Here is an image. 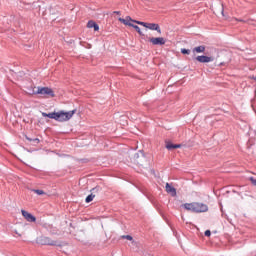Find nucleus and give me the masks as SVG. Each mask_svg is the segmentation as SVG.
Wrapping results in <instances>:
<instances>
[{
  "label": "nucleus",
  "instance_id": "f257e3e1",
  "mask_svg": "<svg viewBox=\"0 0 256 256\" xmlns=\"http://www.w3.org/2000/svg\"><path fill=\"white\" fill-rule=\"evenodd\" d=\"M186 211H191L192 213H207L209 211V206L201 202L185 203L182 205Z\"/></svg>",
  "mask_w": 256,
  "mask_h": 256
},
{
  "label": "nucleus",
  "instance_id": "f03ea898",
  "mask_svg": "<svg viewBox=\"0 0 256 256\" xmlns=\"http://www.w3.org/2000/svg\"><path fill=\"white\" fill-rule=\"evenodd\" d=\"M36 243L38 245H46L49 247H63V245H65L64 242H59L57 240H53V239H51V237H47V236L37 237Z\"/></svg>",
  "mask_w": 256,
  "mask_h": 256
},
{
  "label": "nucleus",
  "instance_id": "7ed1b4c3",
  "mask_svg": "<svg viewBox=\"0 0 256 256\" xmlns=\"http://www.w3.org/2000/svg\"><path fill=\"white\" fill-rule=\"evenodd\" d=\"M118 21L120 23H123V25H128V27H133V29H135V31L142 37V39H145V34H143V32L141 31V28L133 23H135V20L133 18H131V16H126V18H118ZM130 21L132 23H130Z\"/></svg>",
  "mask_w": 256,
  "mask_h": 256
},
{
  "label": "nucleus",
  "instance_id": "20e7f679",
  "mask_svg": "<svg viewBox=\"0 0 256 256\" xmlns=\"http://www.w3.org/2000/svg\"><path fill=\"white\" fill-rule=\"evenodd\" d=\"M27 95H44L45 97H55V92L49 87H38L37 91L27 92Z\"/></svg>",
  "mask_w": 256,
  "mask_h": 256
},
{
  "label": "nucleus",
  "instance_id": "39448f33",
  "mask_svg": "<svg viewBox=\"0 0 256 256\" xmlns=\"http://www.w3.org/2000/svg\"><path fill=\"white\" fill-rule=\"evenodd\" d=\"M77 113V109H74L72 111L69 112H65V111H60V123H63L65 121H69V119H71V117H73L74 114Z\"/></svg>",
  "mask_w": 256,
  "mask_h": 256
},
{
  "label": "nucleus",
  "instance_id": "423d86ee",
  "mask_svg": "<svg viewBox=\"0 0 256 256\" xmlns=\"http://www.w3.org/2000/svg\"><path fill=\"white\" fill-rule=\"evenodd\" d=\"M146 39H148L149 43H152V45H165L166 41L163 37H148L146 36Z\"/></svg>",
  "mask_w": 256,
  "mask_h": 256
},
{
  "label": "nucleus",
  "instance_id": "0eeeda50",
  "mask_svg": "<svg viewBox=\"0 0 256 256\" xmlns=\"http://www.w3.org/2000/svg\"><path fill=\"white\" fill-rule=\"evenodd\" d=\"M42 117H48V119H54L55 121L61 122L60 112H52V113L42 112Z\"/></svg>",
  "mask_w": 256,
  "mask_h": 256
},
{
  "label": "nucleus",
  "instance_id": "6e6552de",
  "mask_svg": "<svg viewBox=\"0 0 256 256\" xmlns=\"http://www.w3.org/2000/svg\"><path fill=\"white\" fill-rule=\"evenodd\" d=\"M195 60L198 61V63H211L215 61V57L201 55V56H197Z\"/></svg>",
  "mask_w": 256,
  "mask_h": 256
},
{
  "label": "nucleus",
  "instance_id": "1a4fd4ad",
  "mask_svg": "<svg viewBox=\"0 0 256 256\" xmlns=\"http://www.w3.org/2000/svg\"><path fill=\"white\" fill-rule=\"evenodd\" d=\"M21 213L24 219H26V221H28L29 223H35V221H37V218L26 210H21Z\"/></svg>",
  "mask_w": 256,
  "mask_h": 256
},
{
  "label": "nucleus",
  "instance_id": "9d476101",
  "mask_svg": "<svg viewBox=\"0 0 256 256\" xmlns=\"http://www.w3.org/2000/svg\"><path fill=\"white\" fill-rule=\"evenodd\" d=\"M133 159L136 165H139L140 167H145V164H143V161H147V158H145V156L139 158V153H135L133 155Z\"/></svg>",
  "mask_w": 256,
  "mask_h": 256
},
{
  "label": "nucleus",
  "instance_id": "9b49d317",
  "mask_svg": "<svg viewBox=\"0 0 256 256\" xmlns=\"http://www.w3.org/2000/svg\"><path fill=\"white\" fill-rule=\"evenodd\" d=\"M165 143H166L165 147H166V149H168V151H173L175 149H181V147L183 146L181 144H173V142H171V141H166Z\"/></svg>",
  "mask_w": 256,
  "mask_h": 256
},
{
  "label": "nucleus",
  "instance_id": "f8f14e48",
  "mask_svg": "<svg viewBox=\"0 0 256 256\" xmlns=\"http://www.w3.org/2000/svg\"><path fill=\"white\" fill-rule=\"evenodd\" d=\"M146 29H150V31H157V33L161 35V27L157 23H148Z\"/></svg>",
  "mask_w": 256,
  "mask_h": 256
},
{
  "label": "nucleus",
  "instance_id": "ddd939ff",
  "mask_svg": "<svg viewBox=\"0 0 256 256\" xmlns=\"http://www.w3.org/2000/svg\"><path fill=\"white\" fill-rule=\"evenodd\" d=\"M166 192L171 194V197H177V189L169 183H166Z\"/></svg>",
  "mask_w": 256,
  "mask_h": 256
},
{
  "label": "nucleus",
  "instance_id": "4468645a",
  "mask_svg": "<svg viewBox=\"0 0 256 256\" xmlns=\"http://www.w3.org/2000/svg\"><path fill=\"white\" fill-rule=\"evenodd\" d=\"M88 29H94V31H99V24L93 20H89L87 23Z\"/></svg>",
  "mask_w": 256,
  "mask_h": 256
},
{
  "label": "nucleus",
  "instance_id": "2eb2a0df",
  "mask_svg": "<svg viewBox=\"0 0 256 256\" xmlns=\"http://www.w3.org/2000/svg\"><path fill=\"white\" fill-rule=\"evenodd\" d=\"M205 49H206V47L201 45V46L195 47L193 49V52L194 53H205Z\"/></svg>",
  "mask_w": 256,
  "mask_h": 256
},
{
  "label": "nucleus",
  "instance_id": "dca6fc26",
  "mask_svg": "<svg viewBox=\"0 0 256 256\" xmlns=\"http://www.w3.org/2000/svg\"><path fill=\"white\" fill-rule=\"evenodd\" d=\"M25 138L27 139V141H29L30 143H36V145H38V143H40L39 138H29V136H25Z\"/></svg>",
  "mask_w": 256,
  "mask_h": 256
},
{
  "label": "nucleus",
  "instance_id": "f3484780",
  "mask_svg": "<svg viewBox=\"0 0 256 256\" xmlns=\"http://www.w3.org/2000/svg\"><path fill=\"white\" fill-rule=\"evenodd\" d=\"M93 199H95V195L93 193H91L90 195H88L85 199L86 203H91V201H93Z\"/></svg>",
  "mask_w": 256,
  "mask_h": 256
},
{
  "label": "nucleus",
  "instance_id": "a211bd4d",
  "mask_svg": "<svg viewBox=\"0 0 256 256\" xmlns=\"http://www.w3.org/2000/svg\"><path fill=\"white\" fill-rule=\"evenodd\" d=\"M134 23H136L137 25H141L142 27H145L147 29V26L149 23L147 22H141L139 20H134Z\"/></svg>",
  "mask_w": 256,
  "mask_h": 256
},
{
  "label": "nucleus",
  "instance_id": "6ab92c4d",
  "mask_svg": "<svg viewBox=\"0 0 256 256\" xmlns=\"http://www.w3.org/2000/svg\"><path fill=\"white\" fill-rule=\"evenodd\" d=\"M181 53H182V55H191V50L186 49V48H182Z\"/></svg>",
  "mask_w": 256,
  "mask_h": 256
},
{
  "label": "nucleus",
  "instance_id": "aec40b11",
  "mask_svg": "<svg viewBox=\"0 0 256 256\" xmlns=\"http://www.w3.org/2000/svg\"><path fill=\"white\" fill-rule=\"evenodd\" d=\"M34 193H36V195H45V191L43 190H40V189H36V190H33Z\"/></svg>",
  "mask_w": 256,
  "mask_h": 256
},
{
  "label": "nucleus",
  "instance_id": "412c9836",
  "mask_svg": "<svg viewBox=\"0 0 256 256\" xmlns=\"http://www.w3.org/2000/svg\"><path fill=\"white\" fill-rule=\"evenodd\" d=\"M122 239H127L128 241H133V236H131V235H123Z\"/></svg>",
  "mask_w": 256,
  "mask_h": 256
},
{
  "label": "nucleus",
  "instance_id": "4be33fe9",
  "mask_svg": "<svg viewBox=\"0 0 256 256\" xmlns=\"http://www.w3.org/2000/svg\"><path fill=\"white\" fill-rule=\"evenodd\" d=\"M91 191L92 193H99V191H101V188L99 186H96Z\"/></svg>",
  "mask_w": 256,
  "mask_h": 256
},
{
  "label": "nucleus",
  "instance_id": "5701e85b",
  "mask_svg": "<svg viewBox=\"0 0 256 256\" xmlns=\"http://www.w3.org/2000/svg\"><path fill=\"white\" fill-rule=\"evenodd\" d=\"M249 180L251 181L252 185H254V187H256V178L250 177Z\"/></svg>",
  "mask_w": 256,
  "mask_h": 256
},
{
  "label": "nucleus",
  "instance_id": "b1692460",
  "mask_svg": "<svg viewBox=\"0 0 256 256\" xmlns=\"http://www.w3.org/2000/svg\"><path fill=\"white\" fill-rule=\"evenodd\" d=\"M205 237H211V230H206L204 232Z\"/></svg>",
  "mask_w": 256,
  "mask_h": 256
},
{
  "label": "nucleus",
  "instance_id": "393cba45",
  "mask_svg": "<svg viewBox=\"0 0 256 256\" xmlns=\"http://www.w3.org/2000/svg\"><path fill=\"white\" fill-rule=\"evenodd\" d=\"M32 91H35V87L33 85L28 87V93H32Z\"/></svg>",
  "mask_w": 256,
  "mask_h": 256
},
{
  "label": "nucleus",
  "instance_id": "a878e982",
  "mask_svg": "<svg viewBox=\"0 0 256 256\" xmlns=\"http://www.w3.org/2000/svg\"><path fill=\"white\" fill-rule=\"evenodd\" d=\"M113 14L114 15H121V11H114Z\"/></svg>",
  "mask_w": 256,
  "mask_h": 256
},
{
  "label": "nucleus",
  "instance_id": "bb28decb",
  "mask_svg": "<svg viewBox=\"0 0 256 256\" xmlns=\"http://www.w3.org/2000/svg\"><path fill=\"white\" fill-rule=\"evenodd\" d=\"M223 13H225V9H224L223 6H222V15H224Z\"/></svg>",
  "mask_w": 256,
  "mask_h": 256
},
{
  "label": "nucleus",
  "instance_id": "cd10ccee",
  "mask_svg": "<svg viewBox=\"0 0 256 256\" xmlns=\"http://www.w3.org/2000/svg\"><path fill=\"white\" fill-rule=\"evenodd\" d=\"M223 65H225V63H224V62H221V63H220V66H223Z\"/></svg>",
  "mask_w": 256,
  "mask_h": 256
},
{
  "label": "nucleus",
  "instance_id": "c85d7f7f",
  "mask_svg": "<svg viewBox=\"0 0 256 256\" xmlns=\"http://www.w3.org/2000/svg\"><path fill=\"white\" fill-rule=\"evenodd\" d=\"M252 79H254V81H256V76H252Z\"/></svg>",
  "mask_w": 256,
  "mask_h": 256
}]
</instances>
